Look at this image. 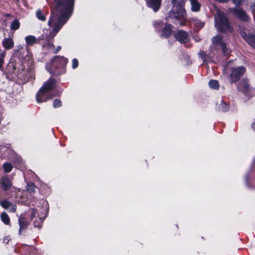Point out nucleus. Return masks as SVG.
Instances as JSON below:
<instances>
[{
    "mask_svg": "<svg viewBox=\"0 0 255 255\" xmlns=\"http://www.w3.org/2000/svg\"><path fill=\"white\" fill-rule=\"evenodd\" d=\"M56 3L55 10L57 13L59 11V17L57 22L55 24L53 30L49 34L50 36L53 37L65 24L68 18H65L67 12L72 6L74 0H54Z\"/></svg>",
    "mask_w": 255,
    "mask_h": 255,
    "instance_id": "1",
    "label": "nucleus"
},
{
    "mask_svg": "<svg viewBox=\"0 0 255 255\" xmlns=\"http://www.w3.org/2000/svg\"><path fill=\"white\" fill-rule=\"evenodd\" d=\"M186 0H172V10L166 17L167 21L173 22L176 25H183L186 21V12L184 4Z\"/></svg>",
    "mask_w": 255,
    "mask_h": 255,
    "instance_id": "2",
    "label": "nucleus"
},
{
    "mask_svg": "<svg viewBox=\"0 0 255 255\" xmlns=\"http://www.w3.org/2000/svg\"><path fill=\"white\" fill-rule=\"evenodd\" d=\"M215 15V25L220 31H231L232 30L229 21L225 13L219 9H216Z\"/></svg>",
    "mask_w": 255,
    "mask_h": 255,
    "instance_id": "3",
    "label": "nucleus"
},
{
    "mask_svg": "<svg viewBox=\"0 0 255 255\" xmlns=\"http://www.w3.org/2000/svg\"><path fill=\"white\" fill-rule=\"evenodd\" d=\"M55 81L53 79H49L47 81L41 88L38 92L36 99L38 103H42L45 102V99L41 100V97L45 93L52 90L54 88Z\"/></svg>",
    "mask_w": 255,
    "mask_h": 255,
    "instance_id": "4",
    "label": "nucleus"
},
{
    "mask_svg": "<svg viewBox=\"0 0 255 255\" xmlns=\"http://www.w3.org/2000/svg\"><path fill=\"white\" fill-rule=\"evenodd\" d=\"M212 45L215 49L220 47L222 49L223 53L225 55H228L230 53V50L226 47V44L223 40L220 35H216L212 38Z\"/></svg>",
    "mask_w": 255,
    "mask_h": 255,
    "instance_id": "5",
    "label": "nucleus"
},
{
    "mask_svg": "<svg viewBox=\"0 0 255 255\" xmlns=\"http://www.w3.org/2000/svg\"><path fill=\"white\" fill-rule=\"evenodd\" d=\"M231 71L230 79L231 83H232L240 79V77L245 73L246 68L244 67L240 66L237 68H232Z\"/></svg>",
    "mask_w": 255,
    "mask_h": 255,
    "instance_id": "6",
    "label": "nucleus"
},
{
    "mask_svg": "<svg viewBox=\"0 0 255 255\" xmlns=\"http://www.w3.org/2000/svg\"><path fill=\"white\" fill-rule=\"evenodd\" d=\"M67 62V59L63 57L55 56L52 61V66L50 68L49 71L54 74H57L53 70V67H56L58 65L59 67H64Z\"/></svg>",
    "mask_w": 255,
    "mask_h": 255,
    "instance_id": "7",
    "label": "nucleus"
},
{
    "mask_svg": "<svg viewBox=\"0 0 255 255\" xmlns=\"http://www.w3.org/2000/svg\"><path fill=\"white\" fill-rule=\"evenodd\" d=\"M240 19L244 21H248L249 17L246 12L241 8H234L231 9Z\"/></svg>",
    "mask_w": 255,
    "mask_h": 255,
    "instance_id": "8",
    "label": "nucleus"
},
{
    "mask_svg": "<svg viewBox=\"0 0 255 255\" xmlns=\"http://www.w3.org/2000/svg\"><path fill=\"white\" fill-rule=\"evenodd\" d=\"M243 38L254 48L255 49V35L252 34H247L246 32H241Z\"/></svg>",
    "mask_w": 255,
    "mask_h": 255,
    "instance_id": "9",
    "label": "nucleus"
},
{
    "mask_svg": "<svg viewBox=\"0 0 255 255\" xmlns=\"http://www.w3.org/2000/svg\"><path fill=\"white\" fill-rule=\"evenodd\" d=\"M174 36L180 42L186 43L188 41V34L183 30L178 31Z\"/></svg>",
    "mask_w": 255,
    "mask_h": 255,
    "instance_id": "10",
    "label": "nucleus"
},
{
    "mask_svg": "<svg viewBox=\"0 0 255 255\" xmlns=\"http://www.w3.org/2000/svg\"><path fill=\"white\" fill-rule=\"evenodd\" d=\"M3 46L5 49H10L14 46V41L12 38H4L2 42Z\"/></svg>",
    "mask_w": 255,
    "mask_h": 255,
    "instance_id": "11",
    "label": "nucleus"
},
{
    "mask_svg": "<svg viewBox=\"0 0 255 255\" xmlns=\"http://www.w3.org/2000/svg\"><path fill=\"white\" fill-rule=\"evenodd\" d=\"M161 0H146L149 7L152 8L154 11L158 10Z\"/></svg>",
    "mask_w": 255,
    "mask_h": 255,
    "instance_id": "12",
    "label": "nucleus"
},
{
    "mask_svg": "<svg viewBox=\"0 0 255 255\" xmlns=\"http://www.w3.org/2000/svg\"><path fill=\"white\" fill-rule=\"evenodd\" d=\"M19 234H21L22 231L25 230L28 226V223L27 220L24 218L20 217L19 218Z\"/></svg>",
    "mask_w": 255,
    "mask_h": 255,
    "instance_id": "13",
    "label": "nucleus"
},
{
    "mask_svg": "<svg viewBox=\"0 0 255 255\" xmlns=\"http://www.w3.org/2000/svg\"><path fill=\"white\" fill-rule=\"evenodd\" d=\"M0 183L4 190H8L11 186V181L6 177H2L0 180Z\"/></svg>",
    "mask_w": 255,
    "mask_h": 255,
    "instance_id": "14",
    "label": "nucleus"
},
{
    "mask_svg": "<svg viewBox=\"0 0 255 255\" xmlns=\"http://www.w3.org/2000/svg\"><path fill=\"white\" fill-rule=\"evenodd\" d=\"M171 33V25L169 24H165L162 31V35L165 37H167L169 36Z\"/></svg>",
    "mask_w": 255,
    "mask_h": 255,
    "instance_id": "15",
    "label": "nucleus"
},
{
    "mask_svg": "<svg viewBox=\"0 0 255 255\" xmlns=\"http://www.w3.org/2000/svg\"><path fill=\"white\" fill-rule=\"evenodd\" d=\"M191 4V10L194 12L199 11L200 9L201 4L198 0H189Z\"/></svg>",
    "mask_w": 255,
    "mask_h": 255,
    "instance_id": "16",
    "label": "nucleus"
},
{
    "mask_svg": "<svg viewBox=\"0 0 255 255\" xmlns=\"http://www.w3.org/2000/svg\"><path fill=\"white\" fill-rule=\"evenodd\" d=\"M25 40L28 45H31L37 43V39L33 35H28L25 37Z\"/></svg>",
    "mask_w": 255,
    "mask_h": 255,
    "instance_id": "17",
    "label": "nucleus"
},
{
    "mask_svg": "<svg viewBox=\"0 0 255 255\" xmlns=\"http://www.w3.org/2000/svg\"><path fill=\"white\" fill-rule=\"evenodd\" d=\"M217 108L219 111L227 112L228 111L229 107L227 104L221 101L219 104L217 105Z\"/></svg>",
    "mask_w": 255,
    "mask_h": 255,
    "instance_id": "18",
    "label": "nucleus"
},
{
    "mask_svg": "<svg viewBox=\"0 0 255 255\" xmlns=\"http://www.w3.org/2000/svg\"><path fill=\"white\" fill-rule=\"evenodd\" d=\"M240 86L245 91H247L250 88V84L247 79H243L240 83Z\"/></svg>",
    "mask_w": 255,
    "mask_h": 255,
    "instance_id": "19",
    "label": "nucleus"
},
{
    "mask_svg": "<svg viewBox=\"0 0 255 255\" xmlns=\"http://www.w3.org/2000/svg\"><path fill=\"white\" fill-rule=\"evenodd\" d=\"M1 221L6 225H8L10 222V219L7 214L5 212H2L0 215Z\"/></svg>",
    "mask_w": 255,
    "mask_h": 255,
    "instance_id": "20",
    "label": "nucleus"
},
{
    "mask_svg": "<svg viewBox=\"0 0 255 255\" xmlns=\"http://www.w3.org/2000/svg\"><path fill=\"white\" fill-rule=\"evenodd\" d=\"M20 22L18 19H14L11 23L10 29L12 30H16L19 28Z\"/></svg>",
    "mask_w": 255,
    "mask_h": 255,
    "instance_id": "21",
    "label": "nucleus"
},
{
    "mask_svg": "<svg viewBox=\"0 0 255 255\" xmlns=\"http://www.w3.org/2000/svg\"><path fill=\"white\" fill-rule=\"evenodd\" d=\"M36 187L33 183H28L27 184L26 190L30 193L36 192Z\"/></svg>",
    "mask_w": 255,
    "mask_h": 255,
    "instance_id": "22",
    "label": "nucleus"
},
{
    "mask_svg": "<svg viewBox=\"0 0 255 255\" xmlns=\"http://www.w3.org/2000/svg\"><path fill=\"white\" fill-rule=\"evenodd\" d=\"M209 85L211 88H213L214 89H217L219 88V84L218 82L215 80H212L210 81L209 83Z\"/></svg>",
    "mask_w": 255,
    "mask_h": 255,
    "instance_id": "23",
    "label": "nucleus"
},
{
    "mask_svg": "<svg viewBox=\"0 0 255 255\" xmlns=\"http://www.w3.org/2000/svg\"><path fill=\"white\" fill-rule=\"evenodd\" d=\"M3 167L4 171L6 173L10 172L12 169V166L9 163H4L3 165Z\"/></svg>",
    "mask_w": 255,
    "mask_h": 255,
    "instance_id": "24",
    "label": "nucleus"
},
{
    "mask_svg": "<svg viewBox=\"0 0 255 255\" xmlns=\"http://www.w3.org/2000/svg\"><path fill=\"white\" fill-rule=\"evenodd\" d=\"M37 17L40 20L44 21L45 20V16L43 15L42 12L40 10H37L36 13Z\"/></svg>",
    "mask_w": 255,
    "mask_h": 255,
    "instance_id": "25",
    "label": "nucleus"
},
{
    "mask_svg": "<svg viewBox=\"0 0 255 255\" xmlns=\"http://www.w3.org/2000/svg\"><path fill=\"white\" fill-rule=\"evenodd\" d=\"M0 205L3 208L6 209L11 206V204L8 201L4 200L0 202Z\"/></svg>",
    "mask_w": 255,
    "mask_h": 255,
    "instance_id": "26",
    "label": "nucleus"
},
{
    "mask_svg": "<svg viewBox=\"0 0 255 255\" xmlns=\"http://www.w3.org/2000/svg\"><path fill=\"white\" fill-rule=\"evenodd\" d=\"M61 106V102L59 99H55L53 102V107L54 108H58Z\"/></svg>",
    "mask_w": 255,
    "mask_h": 255,
    "instance_id": "27",
    "label": "nucleus"
},
{
    "mask_svg": "<svg viewBox=\"0 0 255 255\" xmlns=\"http://www.w3.org/2000/svg\"><path fill=\"white\" fill-rule=\"evenodd\" d=\"M53 96L50 95V94H47V93H45L43 96L41 97V100H43L45 99V102L48 100L52 98Z\"/></svg>",
    "mask_w": 255,
    "mask_h": 255,
    "instance_id": "28",
    "label": "nucleus"
},
{
    "mask_svg": "<svg viewBox=\"0 0 255 255\" xmlns=\"http://www.w3.org/2000/svg\"><path fill=\"white\" fill-rule=\"evenodd\" d=\"M78 65V61L76 59H74L72 60V68L75 69L77 67Z\"/></svg>",
    "mask_w": 255,
    "mask_h": 255,
    "instance_id": "29",
    "label": "nucleus"
},
{
    "mask_svg": "<svg viewBox=\"0 0 255 255\" xmlns=\"http://www.w3.org/2000/svg\"><path fill=\"white\" fill-rule=\"evenodd\" d=\"M1 57H0V68L2 67L3 63V58L5 56V53L4 52L1 53Z\"/></svg>",
    "mask_w": 255,
    "mask_h": 255,
    "instance_id": "30",
    "label": "nucleus"
},
{
    "mask_svg": "<svg viewBox=\"0 0 255 255\" xmlns=\"http://www.w3.org/2000/svg\"><path fill=\"white\" fill-rule=\"evenodd\" d=\"M234 3L238 6L242 4V0H233Z\"/></svg>",
    "mask_w": 255,
    "mask_h": 255,
    "instance_id": "31",
    "label": "nucleus"
},
{
    "mask_svg": "<svg viewBox=\"0 0 255 255\" xmlns=\"http://www.w3.org/2000/svg\"><path fill=\"white\" fill-rule=\"evenodd\" d=\"M9 211L11 212H15L16 211V206L11 204V206L9 208Z\"/></svg>",
    "mask_w": 255,
    "mask_h": 255,
    "instance_id": "32",
    "label": "nucleus"
},
{
    "mask_svg": "<svg viewBox=\"0 0 255 255\" xmlns=\"http://www.w3.org/2000/svg\"><path fill=\"white\" fill-rule=\"evenodd\" d=\"M251 8L252 9V12H255V2L251 5Z\"/></svg>",
    "mask_w": 255,
    "mask_h": 255,
    "instance_id": "33",
    "label": "nucleus"
},
{
    "mask_svg": "<svg viewBox=\"0 0 255 255\" xmlns=\"http://www.w3.org/2000/svg\"><path fill=\"white\" fill-rule=\"evenodd\" d=\"M54 21V17H52L51 18H50L48 22V24L49 26H50L51 25V24L52 23L53 21Z\"/></svg>",
    "mask_w": 255,
    "mask_h": 255,
    "instance_id": "34",
    "label": "nucleus"
},
{
    "mask_svg": "<svg viewBox=\"0 0 255 255\" xmlns=\"http://www.w3.org/2000/svg\"><path fill=\"white\" fill-rule=\"evenodd\" d=\"M61 49V47L59 46L57 47L56 49L55 50V51H54V53H56L58 52V51H59V50H60Z\"/></svg>",
    "mask_w": 255,
    "mask_h": 255,
    "instance_id": "35",
    "label": "nucleus"
},
{
    "mask_svg": "<svg viewBox=\"0 0 255 255\" xmlns=\"http://www.w3.org/2000/svg\"><path fill=\"white\" fill-rule=\"evenodd\" d=\"M35 214H36V213H35V211L33 210V212H32V216H35Z\"/></svg>",
    "mask_w": 255,
    "mask_h": 255,
    "instance_id": "36",
    "label": "nucleus"
},
{
    "mask_svg": "<svg viewBox=\"0 0 255 255\" xmlns=\"http://www.w3.org/2000/svg\"><path fill=\"white\" fill-rule=\"evenodd\" d=\"M39 219H40V222L41 223L42 222V220L41 218H40Z\"/></svg>",
    "mask_w": 255,
    "mask_h": 255,
    "instance_id": "37",
    "label": "nucleus"
},
{
    "mask_svg": "<svg viewBox=\"0 0 255 255\" xmlns=\"http://www.w3.org/2000/svg\"><path fill=\"white\" fill-rule=\"evenodd\" d=\"M6 16H9V14H7L6 15Z\"/></svg>",
    "mask_w": 255,
    "mask_h": 255,
    "instance_id": "38",
    "label": "nucleus"
},
{
    "mask_svg": "<svg viewBox=\"0 0 255 255\" xmlns=\"http://www.w3.org/2000/svg\"><path fill=\"white\" fill-rule=\"evenodd\" d=\"M17 1H18V0H17Z\"/></svg>",
    "mask_w": 255,
    "mask_h": 255,
    "instance_id": "39",
    "label": "nucleus"
}]
</instances>
